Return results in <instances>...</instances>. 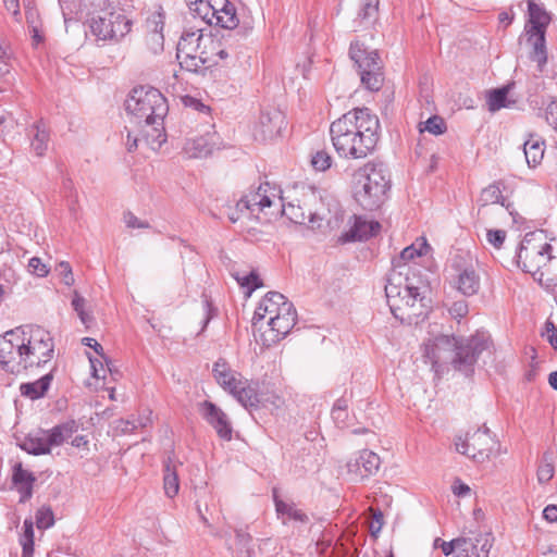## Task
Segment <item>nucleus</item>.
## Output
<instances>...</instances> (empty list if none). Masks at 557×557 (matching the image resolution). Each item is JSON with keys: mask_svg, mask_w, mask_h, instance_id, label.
<instances>
[{"mask_svg": "<svg viewBox=\"0 0 557 557\" xmlns=\"http://www.w3.org/2000/svg\"><path fill=\"white\" fill-rule=\"evenodd\" d=\"M54 352L53 338L39 325H24L0 336V364L12 374L48 363Z\"/></svg>", "mask_w": 557, "mask_h": 557, "instance_id": "f257e3e1", "label": "nucleus"}, {"mask_svg": "<svg viewBox=\"0 0 557 557\" xmlns=\"http://www.w3.org/2000/svg\"><path fill=\"white\" fill-rule=\"evenodd\" d=\"M380 121L369 108H356L332 122L330 136L337 154L363 159L379 141Z\"/></svg>", "mask_w": 557, "mask_h": 557, "instance_id": "f03ea898", "label": "nucleus"}, {"mask_svg": "<svg viewBox=\"0 0 557 557\" xmlns=\"http://www.w3.org/2000/svg\"><path fill=\"white\" fill-rule=\"evenodd\" d=\"M493 342L486 333L476 332L470 337L440 335L425 344L424 357L430 360L436 372L443 371L448 364L456 371L470 375L474 364L484 354L491 355Z\"/></svg>", "mask_w": 557, "mask_h": 557, "instance_id": "7ed1b4c3", "label": "nucleus"}, {"mask_svg": "<svg viewBox=\"0 0 557 557\" xmlns=\"http://www.w3.org/2000/svg\"><path fill=\"white\" fill-rule=\"evenodd\" d=\"M125 110L138 126L151 128L145 131L147 141L160 147L165 141L163 121L169 112L165 97L149 86L135 87L125 100Z\"/></svg>", "mask_w": 557, "mask_h": 557, "instance_id": "20e7f679", "label": "nucleus"}, {"mask_svg": "<svg viewBox=\"0 0 557 557\" xmlns=\"http://www.w3.org/2000/svg\"><path fill=\"white\" fill-rule=\"evenodd\" d=\"M426 286H416L408 276L393 272L387 277L385 296L395 319L404 324H419L429 313Z\"/></svg>", "mask_w": 557, "mask_h": 557, "instance_id": "39448f33", "label": "nucleus"}, {"mask_svg": "<svg viewBox=\"0 0 557 557\" xmlns=\"http://www.w3.org/2000/svg\"><path fill=\"white\" fill-rule=\"evenodd\" d=\"M391 174L383 163L368 162L354 173V198L364 210L373 211L386 201Z\"/></svg>", "mask_w": 557, "mask_h": 557, "instance_id": "423d86ee", "label": "nucleus"}, {"mask_svg": "<svg viewBox=\"0 0 557 557\" xmlns=\"http://www.w3.org/2000/svg\"><path fill=\"white\" fill-rule=\"evenodd\" d=\"M91 7L87 22L98 41L117 42L131 32L133 22L123 9L109 0H95Z\"/></svg>", "mask_w": 557, "mask_h": 557, "instance_id": "0eeeda50", "label": "nucleus"}, {"mask_svg": "<svg viewBox=\"0 0 557 557\" xmlns=\"http://www.w3.org/2000/svg\"><path fill=\"white\" fill-rule=\"evenodd\" d=\"M331 210L325 208L322 198L314 191L296 199L286 205H282V213L295 224L308 225L311 230H318L322 222L330 223L329 214Z\"/></svg>", "mask_w": 557, "mask_h": 557, "instance_id": "6e6552de", "label": "nucleus"}, {"mask_svg": "<svg viewBox=\"0 0 557 557\" xmlns=\"http://www.w3.org/2000/svg\"><path fill=\"white\" fill-rule=\"evenodd\" d=\"M349 57L358 67L361 84L371 91L383 86L384 73L382 60L376 50H369L364 44L355 40L350 44Z\"/></svg>", "mask_w": 557, "mask_h": 557, "instance_id": "1a4fd4ad", "label": "nucleus"}, {"mask_svg": "<svg viewBox=\"0 0 557 557\" xmlns=\"http://www.w3.org/2000/svg\"><path fill=\"white\" fill-rule=\"evenodd\" d=\"M528 16L525 32L529 36L528 41L533 46L531 60L537 63L539 71L542 72L547 62L545 34L550 23V15L545 8L535 3L533 0H529Z\"/></svg>", "mask_w": 557, "mask_h": 557, "instance_id": "9d476101", "label": "nucleus"}, {"mask_svg": "<svg viewBox=\"0 0 557 557\" xmlns=\"http://www.w3.org/2000/svg\"><path fill=\"white\" fill-rule=\"evenodd\" d=\"M550 255L552 246L546 242L543 232H531L525 234L520 244L517 262L523 272L536 277Z\"/></svg>", "mask_w": 557, "mask_h": 557, "instance_id": "9b49d317", "label": "nucleus"}, {"mask_svg": "<svg viewBox=\"0 0 557 557\" xmlns=\"http://www.w3.org/2000/svg\"><path fill=\"white\" fill-rule=\"evenodd\" d=\"M497 445L496 441L487 428L478 429L471 434H467L465 438L461 436L455 441L456 450L468 456L476 462L487 460Z\"/></svg>", "mask_w": 557, "mask_h": 557, "instance_id": "f8f14e48", "label": "nucleus"}, {"mask_svg": "<svg viewBox=\"0 0 557 557\" xmlns=\"http://www.w3.org/2000/svg\"><path fill=\"white\" fill-rule=\"evenodd\" d=\"M201 29H185L177 42L176 58L181 67L191 73H201Z\"/></svg>", "mask_w": 557, "mask_h": 557, "instance_id": "ddd939ff", "label": "nucleus"}, {"mask_svg": "<svg viewBox=\"0 0 557 557\" xmlns=\"http://www.w3.org/2000/svg\"><path fill=\"white\" fill-rule=\"evenodd\" d=\"M198 410L201 417L214 429L223 441H231L233 428L227 414L215 404L209 400L199 403Z\"/></svg>", "mask_w": 557, "mask_h": 557, "instance_id": "4468645a", "label": "nucleus"}, {"mask_svg": "<svg viewBox=\"0 0 557 557\" xmlns=\"http://www.w3.org/2000/svg\"><path fill=\"white\" fill-rule=\"evenodd\" d=\"M381 465L379 455L371 450H362L357 456L349 459L347 462V473L350 480L355 482L362 481L371 475H374Z\"/></svg>", "mask_w": 557, "mask_h": 557, "instance_id": "2eb2a0df", "label": "nucleus"}, {"mask_svg": "<svg viewBox=\"0 0 557 557\" xmlns=\"http://www.w3.org/2000/svg\"><path fill=\"white\" fill-rule=\"evenodd\" d=\"M201 42L200 47L202 51L199 58L201 59V72L209 67L219 65L220 61H224L228 58V52L222 38L212 33H203L201 29Z\"/></svg>", "mask_w": 557, "mask_h": 557, "instance_id": "dca6fc26", "label": "nucleus"}, {"mask_svg": "<svg viewBox=\"0 0 557 557\" xmlns=\"http://www.w3.org/2000/svg\"><path fill=\"white\" fill-rule=\"evenodd\" d=\"M454 268L457 272L454 282L457 290L467 297L476 295L481 287V278L473 264H467L456 259Z\"/></svg>", "mask_w": 557, "mask_h": 557, "instance_id": "f3484780", "label": "nucleus"}, {"mask_svg": "<svg viewBox=\"0 0 557 557\" xmlns=\"http://www.w3.org/2000/svg\"><path fill=\"white\" fill-rule=\"evenodd\" d=\"M297 321V312L294 305H286L283 307L282 313H276L269 318L267 324L270 327L269 332L272 334L269 341L278 342L284 338L295 326Z\"/></svg>", "mask_w": 557, "mask_h": 557, "instance_id": "a211bd4d", "label": "nucleus"}, {"mask_svg": "<svg viewBox=\"0 0 557 557\" xmlns=\"http://www.w3.org/2000/svg\"><path fill=\"white\" fill-rule=\"evenodd\" d=\"M286 305H293L290 301L286 299V297L277 292H270L268 293L259 302V306L257 307L252 323L253 325H258L259 322H261L267 317L272 318L273 315H276V313H282L283 307Z\"/></svg>", "mask_w": 557, "mask_h": 557, "instance_id": "6ab92c4d", "label": "nucleus"}, {"mask_svg": "<svg viewBox=\"0 0 557 557\" xmlns=\"http://www.w3.org/2000/svg\"><path fill=\"white\" fill-rule=\"evenodd\" d=\"M354 220L349 231L345 232L341 236L343 243L361 242L367 240L372 236H375L381 225L376 221H368L362 216L352 215Z\"/></svg>", "mask_w": 557, "mask_h": 557, "instance_id": "aec40b11", "label": "nucleus"}, {"mask_svg": "<svg viewBox=\"0 0 557 557\" xmlns=\"http://www.w3.org/2000/svg\"><path fill=\"white\" fill-rule=\"evenodd\" d=\"M270 190L269 183L261 184L257 190L250 191L243 196L236 203V210L247 211L251 215L255 211H261L272 205L271 197L268 195Z\"/></svg>", "mask_w": 557, "mask_h": 557, "instance_id": "412c9836", "label": "nucleus"}, {"mask_svg": "<svg viewBox=\"0 0 557 557\" xmlns=\"http://www.w3.org/2000/svg\"><path fill=\"white\" fill-rule=\"evenodd\" d=\"M212 373L216 383L230 394L236 389L245 379L239 372L233 370L228 362L223 358H220L214 362Z\"/></svg>", "mask_w": 557, "mask_h": 557, "instance_id": "4be33fe9", "label": "nucleus"}, {"mask_svg": "<svg viewBox=\"0 0 557 557\" xmlns=\"http://www.w3.org/2000/svg\"><path fill=\"white\" fill-rule=\"evenodd\" d=\"M492 547L488 534L468 536L461 541L457 556L453 557H488Z\"/></svg>", "mask_w": 557, "mask_h": 557, "instance_id": "5701e85b", "label": "nucleus"}, {"mask_svg": "<svg viewBox=\"0 0 557 557\" xmlns=\"http://www.w3.org/2000/svg\"><path fill=\"white\" fill-rule=\"evenodd\" d=\"M213 8V24L225 29H234L238 25L236 9L228 0H211Z\"/></svg>", "mask_w": 557, "mask_h": 557, "instance_id": "b1692460", "label": "nucleus"}, {"mask_svg": "<svg viewBox=\"0 0 557 557\" xmlns=\"http://www.w3.org/2000/svg\"><path fill=\"white\" fill-rule=\"evenodd\" d=\"M36 476L33 472L25 470L21 462L15 463L12 471V483L20 493V503H26L33 496V486Z\"/></svg>", "mask_w": 557, "mask_h": 557, "instance_id": "393cba45", "label": "nucleus"}, {"mask_svg": "<svg viewBox=\"0 0 557 557\" xmlns=\"http://www.w3.org/2000/svg\"><path fill=\"white\" fill-rule=\"evenodd\" d=\"M545 140L535 133L528 134L523 143V152L529 168H536L541 164L545 152Z\"/></svg>", "mask_w": 557, "mask_h": 557, "instance_id": "a878e982", "label": "nucleus"}, {"mask_svg": "<svg viewBox=\"0 0 557 557\" xmlns=\"http://www.w3.org/2000/svg\"><path fill=\"white\" fill-rule=\"evenodd\" d=\"M163 21L161 14L152 16L147 21V27L149 33L146 36V45L148 49L157 54L163 50L164 37H163Z\"/></svg>", "mask_w": 557, "mask_h": 557, "instance_id": "bb28decb", "label": "nucleus"}, {"mask_svg": "<svg viewBox=\"0 0 557 557\" xmlns=\"http://www.w3.org/2000/svg\"><path fill=\"white\" fill-rule=\"evenodd\" d=\"M76 431L77 425L73 420L55 425L51 430H44L49 446V453L51 451V447L62 445Z\"/></svg>", "mask_w": 557, "mask_h": 557, "instance_id": "cd10ccee", "label": "nucleus"}, {"mask_svg": "<svg viewBox=\"0 0 557 557\" xmlns=\"http://www.w3.org/2000/svg\"><path fill=\"white\" fill-rule=\"evenodd\" d=\"M18 446L27 454L39 456L49 454V446L44 430H39L36 434H29L24 437Z\"/></svg>", "mask_w": 557, "mask_h": 557, "instance_id": "c85d7f7f", "label": "nucleus"}, {"mask_svg": "<svg viewBox=\"0 0 557 557\" xmlns=\"http://www.w3.org/2000/svg\"><path fill=\"white\" fill-rule=\"evenodd\" d=\"M52 379L53 374L50 371L37 381L21 384L20 392L23 396L33 400L41 398L49 389Z\"/></svg>", "mask_w": 557, "mask_h": 557, "instance_id": "c756f323", "label": "nucleus"}, {"mask_svg": "<svg viewBox=\"0 0 557 557\" xmlns=\"http://www.w3.org/2000/svg\"><path fill=\"white\" fill-rule=\"evenodd\" d=\"M273 499L275 505V510L280 517H283V523H286L284 517L289 520H295L300 523H307L309 521V517L300 509H298L293 503H285L280 499L276 495V491H273Z\"/></svg>", "mask_w": 557, "mask_h": 557, "instance_id": "7c9ffc66", "label": "nucleus"}, {"mask_svg": "<svg viewBox=\"0 0 557 557\" xmlns=\"http://www.w3.org/2000/svg\"><path fill=\"white\" fill-rule=\"evenodd\" d=\"M32 138V149L38 157H42L48 150L49 132L42 120L34 123L29 131Z\"/></svg>", "mask_w": 557, "mask_h": 557, "instance_id": "2f4dec72", "label": "nucleus"}, {"mask_svg": "<svg viewBox=\"0 0 557 557\" xmlns=\"http://www.w3.org/2000/svg\"><path fill=\"white\" fill-rule=\"evenodd\" d=\"M231 395L245 408H257L259 398L256 389L244 379L242 384L234 389Z\"/></svg>", "mask_w": 557, "mask_h": 557, "instance_id": "473e14b6", "label": "nucleus"}, {"mask_svg": "<svg viewBox=\"0 0 557 557\" xmlns=\"http://www.w3.org/2000/svg\"><path fill=\"white\" fill-rule=\"evenodd\" d=\"M164 493L168 497H174L180 490V480L176 471V466L172 457H168L164 461V475H163Z\"/></svg>", "mask_w": 557, "mask_h": 557, "instance_id": "72a5a7b5", "label": "nucleus"}, {"mask_svg": "<svg viewBox=\"0 0 557 557\" xmlns=\"http://www.w3.org/2000/svg\"><path fill=\"white\" fill-rule=\"evenodd\" d=\"M542 286L547 289L557 286V258L549 256V259L544 263V268L539 271L534 277Z\"/></svg>", "mask_w": 557, "mask_h": 557, "instance_id": "f704fd0d", "label": "nucleus"}, {"mask_svg": "<svg viewBox=\"0 0 557 557\" xmlns=\"http://www.w3.org/2000/svg\"><path fill=\"white\" fill-rule=\"evenodd\" d=\"M184 149L190 158H203L211 153L212 146L206 137L200 136L187 139Z\"/></svg>", "mask_w": 557, "mask_h": 557, "instance_id": "c9c22d12", "label": "nucleus"}, {"mask_svg": "<svg viewBox=\"0 0 557 557\" xmlns=\"http://www.w3.org/2000/svg\"><path fill=\"white\" fill-rule=\"evenodd\" d=\"M479 201L481 206H488L493 203H500L503 207L509 208L506 203V198L502 195L500 184L493 183L485 187L480 195Z\"/></svg>", "mask_w": 557, "mask_h": 557, "instance_id": "e433bc0d", "label": "nucleus"}, {"mask_svg": "<svg viewBox=\"0 0 557 557\" xmlns=\"http://www.w3.org/2000/svg\"><path fill=\"white\" fill-rule=\"evenodd\" d=\"M283 122L284 116L278 111H274L272 115L270 113H262L260 116V124L263 127V133L270 136L280 133Z\"/></svg>", "mask_w": 557, "mask_h": 557, "instance_id": "4c0bfd02", "label": "nucleus"}, {"mask_svg": "<svg viewBox=\"0 0 557 557\" xmlns=\"http://www.w3.org/2000/svg\"><path fill=\"white\" fill-rule=\"evenodd\" d=\"M331 416L335 424L341 428L345 429L348 426V399L345 397L338 398L335 404L333 405Z\"/></svg>", "mask_w": 557, "mask_h": 557, "instance_id": "58836bf2", "label": "nucleus"}, {"mask_svg": "<svg viewBox=\"0 0 557 557\" xmlns=\"http://www.w3.org/2000/svg\"><path fill=\"white\" fill-rule=\"evenodd\" d=\"M189 10L208 25H213L214 15L211 0H198Z\"/></svg>", "mask_w": 557, "mask_h": 557, "instance_id": "ea45409f", "label": "nucleus"}, {"mask_svg": "<svg viewBox=\"0 0 557 557\" xmlns=\"http://www.w3.org/2000/svg\"><path fill=\"white\" fill-rule=\"evenodd\" d=\"M507 95H508V88L502 87L497 89H493L490 91L487 96V106L488 110L492 112L498 111L502 108L509 107V103L507 102Z\"/></svg>", "mask_w": 557, "mask_h": 557, "instance_id": "a19ab883", "label": "nucleus"}, {"mask_svg": "<svg viewBox=\"0 0 557 557\" xmlns=\"http://www.w3.org/2000/svg\"><path fill=\"white\" fill-rule=\"evenodd\" d=\"M380 0H361L357 18L360 22H370L376 17Z\"/></svg>", "mask_w": 557, "mask_h": 557, "instance_id": "79ce46f5", "label": "nucleus"}, {"mask_svg": "<svg viewBox=\"0 0 557 557\" xmlns=\"http://www.w3.org/2000/svg\"><path fill=\"white\" fill-rule=\"evenodd\" d=\"M85 304L86 300L84 297H82L78 292H74L73 299H72V307L77 312L82 323L89 327L90 323L94 322V318L91 314L85 311Z\"/></svg>", "mask_w": 557, "mask_h": 557, "instance_id": "37998d69", "label": "nucleus"}, {"mask_svg": "<svg viewBox=\"0 0 557 557\" xmlns=\"http://www.w3.org/2000/svg\"><path fill=\"white\" fill-rule=\"evenodd\" d=\"M235 278L243 287L247 288L248 294H251L253 290L263 285L256 271H251L245 275H239V273H236Z\"/></svg>", "mask_w": 557, "mask_h": 557, "instance_id": "c03bdc74", "label": "nucleus"}, {"mask_svg": "<svg viewBox=\"0 0 557 557\" xmlns=\"http://www.w3.org/2000/svg\"><path fill=\"white\" fill-rule=\"evenodd\" d=\"M311 164L318 171H326L332 165V157L325 150H318L312 154Z\"/></svg>", "mask_w": 557, "mask_h": 557, "instance_id": "a18cd8bd", "label": "nucleus"}, {"mask_svg": "<svg viewBox=\"0 0 557 557\" xmlns=\"http://www.w3.org/2000/svg\"><path fill=\"white\" fill-rule=\"evenodd\" d=\"M423 125H424L423 128H420V131L421 132L426 131L433 135H441L446 131L445 121L438 115L429 117L423 123Z\"/></svg>", "mask_w": 557, "mask_h": 557, "instance_id": "49530a36", "label": "nucleus"}, {"mask_svg": "<svg viewBox=\"0 0 557 557\" xmlns=\"http://www.w3.org/2000/svg\"><path fill=\"white\" fill-rule=\"evenodd\" d=\"M38 529H48L54 524V516L50 507L42 506L36 513Z\"/></svg>", "mask_w": 557, "mask_h": 557, "instance_id": "de8ad7c7", "label": "nucleus"}, {"mask_svg": "<svg viewBox=\"0 0 557 557\" xmlns=\"http://www.w3.org/2000/svg\"><path fill=\"white\" fill-rule=\"evenodd\" d=\"M554 476V466L550 461H548V457L545 454L543 456V460L537 468V480L540 483H547Z\"/></svg>", "mask_w": 557, "mask_h": 557, "instance_id": "09e8293b", "label": "nucleus"}, {"mask_svg": "<svg viewBox=\"0 0 557 557\" xmlns=\"http://www.w3.org/2000/svg\"><path fill=\"white\" fill-rule=\"evenodd\" d=\"M114 430L120 434H131L136 431L135 417L117 419L114 421Z\"/></svg>", "mask_w": 557, "mask_h": 557, "instance_id": "8fccbe9b", "label": "nucleus"}, {"mask_svg": "<svg viewBox=\"0 0 557 557\" xmlns=\"http://www.w3.org/2000/svg\"><path fill=\"white\" fill-rule=\"evenodd\" d=\"M28 271L38 277H45L49 273L48 267L38 257H33L29 259Z\"/></svg>", "mask_w": 557, "mask_h": 557, "instance_id": "3c124183", "label": "nucleus"}, {"mask_svg": "<svg viewBox=\"0 0 557 557\" xmlns=\"http://www.w3.org/2000/svg\"><path fill=\"white\" fill-rule=\"evenodd\" d=\"M448 312L453 319L459 321L469 312L468 302L465 300H457L449 307Z\"/></svg>", "mask_w": 557, "mask_h": 557, "instance_id": "603ef678", "label": "nucleus"}, {"mask_svg": "<svg viewBox=\"0 0 557 557\" xmlns=\"http://www.w3.org/2000/svg\"><path fill=\"white\" fill-rule=\"evenodd\" d=\"M59 275L62 277V282L66 286H72L74 284V276L72 272V267L66 261H61L55 269Z\"/></svg>", "mask_w": 557, "mask_h": 557, "instance_id": "864d4df0", "label": "nucleus"}, {"mask_svg": "<svg viewBox=\"0 0 557 557\" xmlns=\"http://www.w3.org/2000/svg\"><path fill=\"white\" fill-rule=\"evenodd\" d=\"M123 221L128 228H149L147 221L139 220L133 212L127 211L123 215Z\"/></svg>", "mask_w": 557, "mask_h": 557, "instance_id": "5fc2aeb1", "label": "nucleus"}, {"mask_svg": "<svg viewBox=\"0 0 557 557\" xmlns=\"http://www.w3.org/2000/svg\"><path fill=\"white\" fill-rule=\"evenodd\" d=\"M486 238L493 247L499 249L506 239V232L504 230H488Z\"/></svg>", "mask_w": 557, "mask_h": 557, "instance_id": "6e6d98bb", "label": "nucleus"}, {"mask_svg": "<svg viewBox=\"0 0 557 557\" xmlns=\"http://www.w3.org/2000/svg\"><path fill=\"white\" fill-rule=\"evenodd\" d=\"M465 540V536H461V537H457V539H454L449 542H441V549L443 552V554L445 556H448V555H454V556H457V553L459 550V546L461 544V541Z\"/></svg>", "mask_w": 557, "mask_h": 557, "instance_id": "4d7b16f0", "label": "nucleus"}, {"mask_svg": "<svg viewBox=\"0 0 557 557\" xmlns=\"http://www.w3.org/2000/svg\"><path fill=\"white\" fill-rule=\"evenodd\" d=\"M423 247H425V248L428 247V244L425 242L423 244H421V248L420 249H417L413 245L406 247L400 252V259L404 260V261H410V260L414 259L416 257L422 256L423 255V252H422V248Z\"/></svg>", "mask_w": 557, "mask_h": 557, "instance_id": "13d9d810", "label": "nucleus"}, {"mask_svg": "<svg viewBox=\"0 0 557 557\" xmlns=\"http://www.w3.org/2000/svg\"><path fill=\"white\" fill-rule=\"evenodd\" d=\"M546 122L557 131V99L552 101L545 110Z\"/></svg>", "mask_w": 557, "mask_h": 557, "instance_id": "bf43d9fd", "label": "nucleus"}, {"mask_svg": "<svg viewBox=\"0 0 557 557\" xmlns=\"http://www.w3.org/2000/svg\"><path fill=\"white\" fill-rule=\"evenodd\" d=\"M543 335L546 336L549 344L555 350H557V326L549 320L545 322V332Z\"/></svg>", "mask_w": 557, "mask_h": 557, "instance_id": "052dcab7", "label": "nucleus"}, {"mask_svg": "<svg viewBox=\"0 0 557 557\" xmlns=\"http://www.w3.org/2000/svg\"><path fill=\"white\" fill-rule=\"evenodd\" d=\"M151 411L145 410L143 413L138 414V417H135V425L136 430L138 429H147L151 426L152 419H151Z\"/></svg>", "mask_w": 557, "mask_h": 557, "instance_id": "680f3d73", "label": "nucleus"}, {"mask_svg": "<svg viewBox=\"0 0 557 557\" xmlns=\"http://www.w3.org/2000/svg\"><path fill=\"white\" fill-rule=\"evenodd\" d=\"M373 512V521L371 522L370 530L373 535L379 533L383 527V513L380 509H371Z\"/></svg>", "mask_w": 557, "mask_h": 557, "instance_id": "e2e57ef3", "label": "nucleus"}, {"mask_svg": "<svg viewBox=\"0 0 557 557\" xmlns=\"http://www.w3.org/2000/svg\"><path fill=\"white\" fill-rule=\"evenodd\" d=\"M83 344L94 348V350L104 360L106 364L110 363L108 357L104 356L103 347L94 338L85 337L83 338Z\"/></svg>", "mask_w": 557, "mask_h": 557, "instance_id": "0e129e2a", "label": "nucleus"}, {"mask_svg": "<svg viewBox=\"0 0 557 557\" xmlns=\"http://www.w3.org/2000/svg\"><path fill=\"white\" fill-rule=\"evenodd\" d=\"M236 541L238 545H242L243 547L247 548V554L250 555L251 549L248 547L249 543L251 542V535L244 531L243 529H237L235 531Z\"/></svg>", "mask_w": 557, "mask_h": 557, "instance_id": "69168bd1", "label": "nucleus"}, {"mask_svg": "<svg viewBox=\"0 0 557 557\" xmlns=\"http://www.w3.org/2000/svg\"><path fill=\"white\" fill-rule=\"evenodd\" d=\"M89 361H90V366H91V369H92V375L97 379H104L106 377V371L103 369V364L100 360L98 359H92V358H89Z\"/></svg>", "mask_w": 557, "mask_h": 557, "instance_id": "338daca9", "label": "nucleus"}, {"mask_svg": "<svg viewBox=\"0 0 557 557\" xmlns=\"http://www.w3.org/2000/svg\"><path fill=\"white\" fill-rule=\"evenodd\" d=\"M543 517L548 522H556L557 521V506L556 505H548L543 510Z\"/></svg>", "mask_w": 557, "mask_h": 557, "instance_id": "774afa93", "label": "nucleus"}]
</instances>
